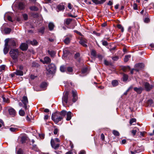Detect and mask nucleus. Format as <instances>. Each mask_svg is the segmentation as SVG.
I'll return each instance as SVG.
<instances>
[{
  "label": "nucleus",
  "mask_w": 154,
  "mask_h": 154,
  "mask_svg": "<svg viewBox=\"0 0 154 154\" xmlns=\"http://www.w3.org/2000/svg\"><path fill=\"white\" fill-rule=\"evenodd\" d=\"M85 151L84 150H81L79 152V154H84L85 153Z\"/></svg>",
  "instance_id": "obj_64"
},
{
  "label": "nucleus",
  "mask_w": 154,
  "mask_h": 154,
  "mask_svg": "<svg viewBox=\"0 0 154 154\" xmlns=\"http://www.w3.org/2000/svg\"><path fill=\"white\" fill-rule=\"evenodd\" d=\"M10 130L12 132H15L16 130L17 129L16 128H10Z\"/></svg>",
  "instance_id": "obj_54"
},
{
  "label": "nucleus",
  "mask_w": 154,
  "mask_h": 154,
  "mask_svg": "<svg viewBox=\"0 0 154 154\" xmlns=\"http://www.w3.org/2000/svg\"><path fill=\"white\" fill-rule=\"evenodd\" d=\"M131 57L130 55H126L124 59V62H127L129 60V58H130Z\"/></svg>",
  "instance_id": "obj_30"
},
{
  "label": "nucleus",
  "mask_w": 154,
  "mask_h": 154,
  "mask_svg": "<svg viewBox=\"0 0 154 154\" xmlns=\"http://www.w3.org/2000/svg\"><path fill=\"white\" fill-rule=\"evenodd\" d=\"M10 54L15 62L18 60V57L19 53L17 49H11L9 52Z\"/></svg>",
  "instance_id": "obj_2"
},
{
  "label": "nucleus",
  "mask_w": 154,
  "mask_h": 154,
  "mask_svg": "<svg viewBox=\"0 0 154 154\" xmlns=\"http://www.w3.org/2000/svg\"><path fill=\"white\" fill-rule=\"evenodd\" d=\"M134 90L138 94H140L143 90V88L141 87H140L138 88L137 87H135L134 88Z\"/></svg>",
  "instance_id": "obj_16"
},
{
  "label": "nucleus",
  "mask_w": 154,
  "mask_h": 154,
  "mask_svg": "<svg viewBox=\"0 0 154 154\" xmlns=\"http://www.w3.org/2000/svg\"><path fill=\"white\" fill-rule=\"evenodd\" d=\"M54 25V23L51 22H50L48 25V27L50 30L51 31L53 30Z\"/></svg>",
  "instance_id": "obj_24"
},
{
  "label": "nucleus",
  "mask_w": 154,
  "mask_h": 154,
  "mask_svg": "<svg viewBox=\"0 0 154 154\" xmlns=\"http://www.w3.org/2000/svg\"><path fill=\"white\" fill-rule=\"evenodd\" d=\"M87 71V68H83L82 70V72L83 73H85Z\"/></svg>",
  "instance_id": "obj_56"
},
{
  "label": "nucleus",
  "mask_w": 154,
  "mask_h": 154,
  "mask_svg": "<svg viewBox=\"0 0 154 154\" xmlns=\"http://www.w3.org/2000/svg\"><path fill=\"white\" fill-rule=\"evenodd\" d=\"M91 54L93 57H95L96 55V51L94 50H92L91 51Z\"/></svg>",
  "instance_id": "obj_32"
},
{
  "label": "nucleus",
  "mask_w": 154,
  "mask_h": 154,
  "mask_svg": "<svg viewBox=\"0 0 154 154\" xmlns=\"http://www.w3.org/2000/svg\"><path fill=\"white\" fill-rule=\"evenodd\" d=\"M136 122V119H131L130 120V125H131L133 123L135 122Z\"/></svg>",
  "instance_id": "obj_41"
},
{
  "label": "nucleus",
  "mask_w": 154,
  "mask_h": 154,
  "mask_svg": "<svg viewBox=\"0 0 154 154\" xmlns=\"http://www.w3.org/2000/svg\"><path fill=\"white\" fill-rule=\"evenodd\" d=\"M136 30V24L134 23L131 26H129L128 29V31L130 32H133L134 31Z\"/></svg>",
  "instance_id": "obj_13"
},
{
  "label": "nucleus",
  "mask_w": 154,
  "mask_h": 154,
  "mask_svg": "<svg viewBox=\"0 0 154 154\" xmlns=\"http://www.w3.org/2000/svg\"><path fill=\"white\" fill-rule=\"evenodd\" d=\"M19 9L20 10H23L25 8V5L22 2H20L18 4Z\"/></svg>",
  "instance_id": "obj_20"
},
{
  "label": "nucleus",
  "mask_w": 154,
  "mask_h": 154,
  "mask_svg": "<svg viewBox=\"0 0 154 154\" xmlns=\"http://www.w3.org/2000/svg\"><path fill=\"white\" fill-rule=\"evenodd\" d=\"M66 44H68L70 42V38L69 37H66L63 41Z\"/></svg>",
  "instance_id": "obj_28"
},
{
  "label": "nucleus",
  "mask_w": 154,
  "mask_h": 154,
  "mask_svg": "<svg viewBox=\"0 0 154 154\" xmlns=\"http://www.w3.org/2000/svg\"><path fill=\"white\" fill-rule=\"evenodd\" d=\"M19 114L20 116H23L25 114V112L23 110L21 109L19 111Z\"/></svg>",
  "instance_id": "obj_33"
},
{
  "label": "nucleus",
  "mask_w": 154,
  "mask_h": 154,
  "mask_svg": "<svg viewBox=\"0 0 154 154\" xmlns=\"http://www.w3.org/2000/svg\"><path fill=\"white\" fill-rule=\"evenodd\" d=\"M8 111L9 114L12 117H14L16 115V112L15 110L12 107H10L8 109Z\"/></svg>",
  "instance_id": "obj_12"
},
{
  "label": "nucleus",
  "mask_w": 154,
  "mask_h": 154,
  "mask_svg": "<svg viewBox=\"0 0 154 154\" xmlns=\"http://www.w3.org/2000/svg\"><path fill=\"white\" fill-rule=\"evenodd\" d=\"M14 73L17 75L22 76L23 75V72L20 70H16Z\"/></svg>",
  "instance_id": "obj_21"
},
{
  "label": "nucleus",
  "mask_w": 154,
  "mask_h": 154,
  "mask_svg": "<svg viewBox=\"0 0 154 154\" xmlns=\"http://www.w3.org/2000/svg\"><path fill=\"white\" fill-rule=\"evenodd\" d=\"M40 61L42 62L43 64H48L51 62V59L48 57L46 56L44 58V60L40 59Z\"/></svg>",
  "instance_id": "obj_8"
},
{
  "label": "nucleus",
  "mask_w": 154,
  "mask_h": 154,
  "mask_svg": "<svg viewBox=\"0 0 154 154\" xmlns=\"http://www.w3.org/2000/svg\"><path fill=\"white\" fill-rule=\"evenodd\" d=\"M48 54L52 57H54L56 54V53L54 51H50V50H48Z\"/></svg>",
  "instance_id": "obj_25"
},
{
  "label": "nucleus",
  "mask_w": 154,
  "mask_h": 154,
  "mask_svg": "<svg viewBox=\"0 0 154 154\" xmlns=\"http://www.w3.org/2000/svg\"><path fill=\"white\" fill-rule=\"evenodd\" d=\"M137 132V131L136 130H133L131 131V132L132 134H133V136H134L135 135Z\"/></svg>",
  "instance_id": "obj_51"
},
{
  "label": "nucleus",
  "mask_w": 154,
  "mask_h": 154,
  "mask_svg": "<svg viewBox=\"0 0 154 154\" xmlns=\"http://www.w3.org/2000/svg\"><path fill=\"white\" fill-rule=\"evenodd\" d=\"M44 30L45 28L44 27H42L39 29L38 32L43 34L44 32Z\"/></svg>",
  "instance_id": "obj_39"
},
{
  "label": "nucleus",
  "mask_w": 154,
  "mask_h": 154,
  "mask_svg": "<svg viewBox=\"0 0 154 154\" xmlns=\"http://www.w3.org/2000/svg\"><path fill=\"white\" fill-rule=\"evenodd\" d=\"M56 68L55 65L53 63H51L48 66V67L47 68V74H53L56 71Z\"/></svg>",
  "instance_id": "obj_3"
},
{
  "label": "nucleus",
  "mask_w": 154,
  "mask_h": 154,
  "mask_svg": "<svg viewBox=\"0 0 154 154\" xmlns=\"http://www.w3.org/2000/svg\"><path fill=\"white\" fill-rule=\"evenodd\" d=\"M11 30V29L8 28H6L4 29V31L5 33L6 34H9L10 33Z\"/></svg>",
  "instance_id": "obj_27"
},
{
  "label": "nucleus",
  "mask_w": 154,
  "mask_h": 154,
  "mask_svg": "<svg viewBox=\"0 0 154 154\" xmlns=\"http://www.w3.org/2000/svg\"><path fill=\"white\" fill-rule=\"evenodd\" d=\"M84 1L87 4H91V1H89L88 0H84Z\"/></svg>",
  "instance_id": "obj_61"
},
{
  "label": "nucleus",
  "mask_w": 154,
  "mask_h": 154,
  "mask_svg": "<svg viewBox=\"0 0 154 154\" xmlns=\"http://www.w3.org/2000/svg\"><path fill=\"white\" fill-rule=\"evenodd\" d=\"M23 17L25 20H26L28 19V16L26 14H23Z\"/></svg>",
  "instance_id": "obj_52"
},
{
  "label": "nucleus",
  "mask_w": 154,
  "mask_h": 154,
  "mask_svg": "<svg viewBox=\"0 0 154 154\" xmlns=\"http://www.w3.org/2000/svg\"><path fill=\"white\" fill-rule=\"evenodd\" d=\"M57 8L59 11H63L65 9V6L63 4H60L57 6Z\"/></svg>",
  "instance_id": "obj_19"
},
{
  "label": "nucleus",
  "mask_w": 154,
  "mask_h": 154,
  "mask_svg": "<svg viewBox=\"0 0 154 154\" xmlns=\"http://www.w3.org/2000/svg\"><path fill=\"white\" fill-rule=\"evenodd\" d=\"M17 154H23V151L21 149H19L17 152Z\"/></svg>",
  "instance_id": "obj_49"
},
{
  "label": "nucleus",
  "mask_w": 154,
  "mask_h": 154,
  "mask_svg": "<svg viewBox=\"0 0 154 154\" xmlns=\"http://www.w3.org/2000/svg\"><path fill=\"white\" fill-rule=\"evenodd\" d=\"M144 85L146 90L147 91H149L152 88L153 86L148 82L144 83Z\"/></svg>",
  "instance_id": "obj_11"
},
{
  "label": "nucleus",
  "mask_w": 154,
  "mask_h": 154,
  "mask_svg": "<svg viewBox=\"0 0 154 154\" xmlns=\"http://www.w3.org/2000/svg\"><path fill=\"white\" fill-rule=\"evenodd\" d=\"M71 114H72V112L70 111H69L67 112H66V120L67 121H69L71 119V118H72Z\"/></svg>",
  "instance_id": "obj_18"
},
{
  "label": "nucleus",
  "mask_w": 154,
  "mask_h": 154,
  "mask_svg": "<svg viewBox=\"0 0 154 154\" xmlns=\"http://www.w3.org/2000/svg\"><path fill=\"white\" fill-rule=\"evenodd\" d=\"M150 46L151 47V49L152 50H154V45L153 44H151L150 45Z\"/></svg>",
  "instance_id": "obj_63"
},
{
  "label": "nucleus",
  "mask_w": 154,
  "mask_h": 154,
  "mask_svg": "<svg viewBox=\"0 0 154 154\" xmlns=\"http://www.w3.org/2000/svg\"><path fill=\"white\" fill-rule=\"evenodd\" d=\"M101 139L102 140H103L105 139V136L103 134H102L100 136Z\"/></svg>",
  "instance_id": "obj_60"
},
{
  "label": "nucleus",
  "mask_w": 154,
  "mask_h": 154,
  "mask_svg": "<svg viewBox=\"0 0 154 154\" xmlns=\"http://www.w3.org/2000/svg\"><path fill=\"white\" fill-rule=\"evenodd\" d=\"M147 104L148 106H154V103L152 99H149L147 102Z\"/></svg>",
  "instance_id": "obj_26"
},
{
  "label": "nucleus",
  "mask_w": 154,
  "mask_h": 154,
  "mask_svg": "<svg viewBox=\"0 0 154 154\" xmlns=\"http://www.w3.org/2000/svg\"><path fill=\"white\" fill-rule=\"evenodd\" d=\"M4 18H7L8 20L11 22H12L13 21L11 17L8 14V13L5 14L4 15Z\"/></svg>",
  "instance_id": "obj_23"
},
{
  "label": "nucleus",
  "mask_w": 154,
  "mask_h": 154,
  "mask_svg": "<svg viewBox=\"0 0 154 154\" xmlns=\"http://www.w3.org/2000/svg\"><path fill=\"white\" fill-rule=\"evenodd\" d=\"M67 70L68 72L70 73L72 72L73 69L72 67H69L67 68Z\"/></svg>",
  "instance_id": "obj_43"
},
{
  "label": "nucleus",
  "mask_w": 154,
  "mask_h": 154,
  "mask_svg": "<svg viewBox=\"0 0 154 154\" xmlns=\"http://www.w3.org/2000/svg\"><path fill=\"white\" fill-rule=\"evenodd\" d=\"M27 139V137L26 136H23L21 138V141L22 143H25Z\"/></svg>",
  "instance_id": "obj_31"
},
{
  "label": "nucleus",
  "mask_w": 154,
  "mask_h": 154,
  "mask_svg": "<svg viewBox=\"0 0 154 154\" xmlns=\"http://www.w3.org/2000/svg\"><path fill=\"white\" fill-rule=\"evenodd\" d=\"M71 19H67L65 21V23L67 25H69L71 21Z\"/></svg>",
  "instance_id": "obj_37"
},
{
  "label": "nucleus",
  "mask_w": 154,
  "mask_h": 154,
  "mask_svg": "<svg viewBox=\"0 0 154 154\" xmlns=\"http://www.w3.org/2000/svg\"><path fill=\"white\" fill-rule=\"evenodd\" d=\"M117 27L118 28L121 29V31L123 32L124 31V28L120 24L117 25Z\"/></svg>",
  "instance_id": "obj_36"
},
{
  "label": "nucleus",
  "mask_w": 154,
  "mask_h": 154,
  "mask_svg": "<svg viewBox=\"0 0 154 154\" xmlns=\"http://www.w3.org/2000/svg\"><path fill=\"white\" fill-rule=\"evenodd\" d=\"M150 21V20L149 18L146 17V18L144 20V22L146 23H148Z\"/></svg>",
  "instance_id": "obj_50"
},
{
  "label": "nucleus",
  "mask_w": 154,
  "mask_h": 154,
  "mask_svg": "<svg viewBox=\"0 0 154 154\" xmlns=\"http://www.w3.org/2000/svg\"><path fill=\"white\" fill-rule=\"evenodd\" d=\"M8 42H6L5 45V47L4 49V53L5 54H6L8 52L10 48L8 45Z\"/></svg>",
  "instance_id": "obj_15"
},
{
  "label": "nucleus",
  "mask_w": 154,
  "mask_h": 154,
  "mask_svg": "<svg viewBox=\"0 0 154 154\" xmlns=\"http://www.w3.org/2000/svg\"><path fill=\"white\" fill-rule=\"evenodd\" d=\"M65 67L64 66H61L60 68V71L62 72H65Z\"/></svg>",
  "instance_id": "obj_40"
},
{
  "label": "nucleus",
  "mask_w": 154,
  "mask_h": 154,
  "mask_svg": "<svg viewBox=\"0 0 154 154\" xmlns=\"http://www.w3.org/2000/svg\"><path fill=\"white\" fill-rule=\"evenodd\" d=\"M102 44L104 46H106L108 45V43L106 41L102 40Z\"/></svg>",
  "instance_id": "obj_48"
},
{
  "label": "nucleus",
  "mask_w": 154,
  "mask_h": 154,
  "mask_svg": "<svg viewBox=\"0 0 154 154\" xmlns=\"http://www.w3.org/2000/svg\"><path fill=\"white\" fill-rule=\"evenodd\" d=\"M133 9L134 10H137L138 9V7L136 3H134L133 5Z\"/></svg>",
  "instance_id": "obj_45"
},
{
  "label": "nucleus",
  "mask_w": 154,
  "mask_h": 154,
  "mask_svg": "<svg viewBox=\"0 0 154 154\" xmlns=\"http://www.w3.org/2000/svg\"><path fill=\"white\" fill-rule=\"evenodd\" d=\"M92 1L96 4H100V1L99 0H92Z\"/></svg>",
  "instance_id": "obj_44"
},
{
  "label": "nucleus",
  "mask_w": 154,
  "mask_h": 154,
  "mask_svg": "<svg viewBox=\"0 0 154 154\" xmlns=\"http://www.w3.org/2000/svg\"><path fill=\"white\" fill-rule=\"evenodd\" d=\"M66 115V111L63 110L60 112H56L53 113L51 116L52 119L56 124L61 121Z\"/></svg>",
  "instance_id": "obj_1"
},
{
  "label": "nucleus",
  "mask_w": 154,
  "mask_h": 154,
  "mask_svg": "<svg viewBox=\"0 0 154 154\" xmlns=\"http://www.w3.org/2000/svg\"><path fill=\"white\" fill-rule=\"evenodd\" d=\"M51 145L52 148H54L55 149H57L60 146L59 143H56L54 142V140L53 139H52L51 141Z\"/></svg>",
  "instance_id": "obj_7"
},
{
  "label": "nucleus",
  "mask_w": 154,
  "mask_h": 154,
  "mask_svg": "<svg viewBox=\"0 0 154 154\" xmlns=\"http://www.w3.org/2000/svg\"><path fill=\"white\" fill-rule=\"evenodd\" d=\"M122 69L125 72L127 69H129L130 67L129 66H123L122 68Z\"/></svg>",
  "instance_id": "obj_42"
},
{
  "label": "nucleus",
  "mask_w": 154,
  "mask_h": 154,
  "mask_svg": "<svg viewBox=\"0 0 154 154\" xmlns=\"http://www.w3.org/2000/svg\"><path fill=\"white\" fill-rule=\"evenodd\" d=\"M39 136L41 139H43L45 137V135L43 134H39Z\"/></svg>",
  "instance_id": "obj_59"
},
{
  "label": "nucleus",
  "mask_w": 154,
  "mask_h": 154,
  "mask_svg": "<svg viewBox=\"0 0 154 154\" xmlns=\"http://www.w3.org/2000/svg\"><path fill=\"white\" fill-rule=\"evenodd\" d=\"M119 81L116 80H112V84L113 87H115L119 84Z\"/></svg>",
  "instance_id": "obj_22"
},
{
  "label": "nucleus",
  "mask_w": 154,
  "mask_h": 154,
  "mask_svg": "<svg viewBox=\"0 0 154 154\" xmlns=\"http://www.w3.org/2000/svg\"><path fill=\"white\" fill-rule=\"evenodd\" d=\"M29 8L32 11H36L38 10V8L35 6H31Z\"/></svg>",
  "instance_id": "obj_29"
},
{
  "label": "nucleus",
  "mask_w": 154,
  "mask_h": 154,
  "mask_svg": "<svg viewBox=\"0 0 154 154\" xmlns=\"http://www.w3.org/2000/svg\"><path fill=\"white\" fill-rule=\"evenodd\" d=\"M68 7L69 9H71L72 8V6L70 3L68 4Z\"/></svg>",
  "instance_id": "obj_62"
},
{
  "label": "nucleus",
  "mask_w": 154,
  "mask_h": 154,
  "mask_svg": "<svg viewBox=\"0 0 154 154\" xmlns=\"http://www.w3.org/2000/svg\"><path fill=\"white\" fill-rule=\"evenodd\" d=\"M20 48L22 50H26L28 48L27 44L25 43H22L20 46Z\"/></svg>",
  "instance_id": "obj_17"
},
{
  "label": "nucleus",
  "mask_w": 154,
  "mask_h": 154,
  "mask_svg": "<svg viewBox=\"0 0 154 154\" xmlns=\"http://www.w3.org/2000/svg\"><path fill=\"white\" fill-rule=\"evenodd\" d=\"M80 54L79 53H78L75 54V58L76 59L79 57Z\"/></svg>",
  "instance_id": "obj_55"
},
{
  "label": "nucleus",
  "mask_w": 154,
  "mask_h": 154,
  "mask_svg": "<svg viewBox=\"0 0 154 154\" xmlns=\"http://www.w3.org/2000/svg\"><path fill=\"white\" fill-rule=\"evenodd\" d=\"M119 59L118 57L117 56H116L115 57H114L112 58V59L114 61H116L117 60Z\"/></svg>",
  "instance_id": "obj_58"
},
{
  "label": "nucleus",
  "mask_w": 154,
  "mask_h": 154,
  "mask_svg": "<svg viewBox=\"0 0 154 154\" xmlns=\"http://www.w3.org/2000/svg\"><path fill=\"white\" fill-rule=\"evenodd\" d=\"M59 131V130L57 128H55L54 129V134H57L58 131Z\"/></svg>",
  "instance_id": "obj_53"
},
{
  "label": "nucleus",
  "mask_w": 154,
  "mask_h": 154,
  "mask_svg": "<svg viewBox=\"0 0 154 154\" xmlns=\"http://www.w3.org/2000/svg\"><path fill=\"white\" fill-rule=\"evenodd\" d=\"M46 83L45 82H43L41 84L40 87L42 88H44L46 86Z\"/></svg>",
  "instance_id": "obj_46"
},
{
  "label": "nucleus",
  "mask_w": 154,
  "mask_h": 154,
  "mask_svg": "<svg viewBox=\"0 0 154 154\" xmlns=\"http://www.w3.org/2000/svg\"><path fill=\"white\" fill-rule=\"evenodd\" d=\"M72 93L73 96L72 101L75 102L77 99V93L76 91L74 90L72 91Z\"/></svg>",
  "instance_id": "obj_14"
},
{
  "label": "nucleus",
  "mask_w": 154,
  "mask_h": 154,
  "mask_svg": "<svg viewBox=\"0 0 154 154\" xmlns=\"http://www.w3.org/2000/svg\"><path fill=\"white\" fill-rule=\"evenodd\" d=\"M30 43L32 45H36L37 44V42L36 40H34L32 41H30Z\"/></svg>",
  "instance_id": "obj_38"
},
{
  "label": "nucleus",
  "mask_w": 154,
  "mask_h": 154,
  "mask_svg": "<svg viewBox=\"0 0 154 154\" xmlns=\"http://www.w3.org/2000/svg\"><path fill=\"white\" fill-rule=\"evenodd\" d=\"M79 43L83 47H87V45L86 44L87 43V40L85 38H81L80 39Z\"/></svg>",
  "instance_id": "obj_6"
},
{
  "label": "nucleus",
  "mask_w": 154,
  "mask_h": 154,
  "mask_svg": "<svg viewBox=\"0 0 154 154\" xmlns=\"http://www.w3.org/2000/svg\"><path fill=\"white\" fill-rule=\"evenodd\" d=\"M123 79V81H126L128 79V76L127 75L124 74Z\"/></svg>",
  "instance_id": "obj_34"
},
{
  "label": "nucleus",
  "mask_w": 154,
  "mask_h": 154,
  "mask_svg": "<svg viewBox=\"0 0 154 154\" xmlns=\"http://www.w3.org/2000/svg\"><path fill=\"white\" fill-rule=\"evenodd\" d=\"M113 134L116 136H119V133L117 131L113 130L112 132Z\"/></svg>",
  "instance_id": "obj_35"
},
{
  "label": "nucleus",
  "mask_w": 154,
  "mask_h": 154,
  "mask_svg": "<svg viewBox=\"0 0 154 154\" xmlns=\"http://www.w3.org/2000/svg\"><path fill=\"white\" fill-rule=\"evenodd\" d=\"M22 102L24 104V107L26 110L27 109V105L28 104V98L26 96H24L23 97L22 100H21Z\"/></svg>",
  "instance_id": "obj_5"
},
{
  "label": "nucleus",
  "mask_w": 154,
  "mask_h": 154,
  "mask_svg": "<svg viewBox=\"0 0 154 154\" xmlns=\"http://www.w3.org/2000/svg\"><path fill=\"white\" fill-rule=\"evenodd\" d=\"M5 42H8V46L10 48H11L12 47H14L16 46V43L15 41L13 39H10V40H5Z\"/></svg>",
  "instance_id": "obj_4"
},
{
  "label": "nucleus",
  "mask_w": 154,
  "mask_h": 154,
  "mask_svg": "<svg viewBox=\"0 0 154 154\" xmlns=\"http://www.w3.org/2000/svg\"><path fill=\"white\" fill-rule=\"evenodd\" d=\"M116 47H114L113 48L110 49L109 50L110 52L112 53V52H113V51L115 50H116Z\"/></svg>",
  "instance_id": "obj_57"
},
{
  "label": "nucleus",
  "mask_w": 154,
  "mask_h": 154,
  "mask_svg": "<svg viewBox=\"0 0 154 154\" xmlns=\"http://www.w3.org/2000/svg\"><path fill=\"white\" fill-rule=\"evenodd\" d=\"M32 148L35 151H38V150L36 145H33Z\"/></svg>",
  "instance_id": "obj_47"
},
{
  "label": "nucleus",
  "mask_w": 154,
  "mask_h": 154,
  "mask_svg": "<svg viewBox=\"0 0 154 154\" xmlns=\"http://www.w3.org/2000/svg\"><path fill=\"white\" fill-rule=\"evenodd\" d=\"M68 92L66 91L64 93L63 96L62 97V102L63 103L64 102L65 103H67L68 102Z\"/></svg>",
  "instance_id": "obj_9"
},
{
  "label": "nucleus",
  "mask_w": 154,
  "mask_h": 154,
  "mask_svg": "<svg viewBox=\"0 0 154 154\" xmlns=\"http://www.w3.org/2000/svg\"><path fill=\"white\" fill-rule=\"evenodd\" d=\"M135 66L136 68L134 70L138 71L144 67V65L143 63H139L136 64Z\"/></svg>",
  "instance_id": "obj_10"
}]
</instances>
